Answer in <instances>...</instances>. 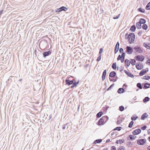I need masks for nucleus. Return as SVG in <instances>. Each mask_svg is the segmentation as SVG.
<instances>
[{
	"instance_id": "obj_32",
	"label": "nucleus",
	"mask_w": 150,
	"mask_h": 150,
	"mask_svg": "<svg viewBox=\"0 0 150 150\" xmlns=\"http://www.w3.org/2000/svg\"><path fill=\"white\" fill-rule=\"evenodd\" d=\"M112 68L114 69L115 70L116 69V63H113L112 65Z\"/></svg>"
},
{
	"instance_id": "obj_24",
	"label": "nucleus",
	"mask_w": 150,
	"mask_h": 150,
	"mask_svg": "<svg viewBox=\"0 0 150 150\" xmlns=\"http://www.w3.org/2000/svg\"><path fill=\"white\" fill-rule=\"evenodd\" d=\"M125 63L127 65V67H128L130 64V62L128 59H126L125 61Z\"/></svg>"
},
{
	"instance_id": "obj_13",
	"label": "nucleus",
	"mask_w": 150,
	"mask_h": 150,
	"mask_svg": "<svg viewBox=\"0 0 150 150\" xmlns=\"http://www.w3.org/2000/svg\"><path fill=\"white\" fill-rule=\"evenodd\" d=\"M117 124H120V123H121L122 121V117H121L120 115H119L117 117Z\"/></svg>"
},
{
	"instance_id": "obj_5",
	"label": "nucleus",
	"mask_w": 150,
	"mask_h": 150,
	"mask_svg": "<svg viewBox=\"0 0 150 150\" xmlns=\"http://www.w3.org/2000/svg\"><path fill=\"white\" fill-rule=\"evenodd\" d=\"M136 67L138 70H141L143 68L144 65L142 63L139 62L136 64Z\"/></svg>"
},
{
	"instance_id": "obj_31",
	"label": "nucleus",
	"mask_w": 150,
	"mask_h": 150,
	"mask_svg": "<svg viewBox=\"0 0 150 150\" xmlns=\"http://www.w3.org/2000/svg\"><path fill=\"white\" fill-rule=\"evenodd\" d=\"M142 27L143 29L145 30H146L148 28V26L145 24H143Z\"/></svg>"
},
{
	"instance_id": "obj_36",
	"label": "nucleus",
	"mask_w": 150,
	"mask_h": 150,
	"mask_svg": "<svg viewBox=\"0 0 150 150\" xmlns=\"http://www.w3.org/2000/svg\"><path fill=\"white\" fill-rule=\"evenodd\" d=\"M133 124L134 122L131 121L129 124L128 127L129 128H131L132 127Z\"/></svg>"
},
{
	"instance_id": "obj_23",
	"label": "nucleus",
	"mask_w": 150,
	"mask_h": 150,
	"mask_svg": "<svg viewBox=\"0 0 150 150\" xmlns=\"http://www.w3.org/2000/svg\"><path fill=\"white\" fill-rule=\"evenodd\" d=\"M102 139H96L94 141L93 144H96L97 143H100L102 142Z\"/></svg>"
},
{
	"instance_id": "obj_10",
	"label": "nucleus",
	"mask_w": 150,
	"mask_h": 150,
	"mask_svg": "<svg viewBox=\"0 0 150 150\" xmlns=\"http://www.w3.org/2000/svg\"><path fill=\"white\" fill-rule=\"evenodd\" d=\"M51 53V52L50 51L44 52L43 53V57H45L46 56H48Z\"/></svg>"
},
{
	"instance_id": "obj_4",
	"label": "nucleus",
	"mask_w": 150,
	"mask_h": 150,
	"mask_svg": "<svg viewBox=\"0 0 150 150\" xmlns=\"http://www.w3.org/2000/svg\"><path fill=\"white\" fill-rule=\"evenodd\" d=\"M134 58L136 60L140 62H143L144 59V56L142 55H137Z\"/></svg>"
},
{
	"instance_id": "obj_27",
	"label": "nucleus",
	"mask_w": 150,
	"mask_h": 150,
	"mask_svg": "<svg viewBox=\"0 0 150 150\" xmlns=\"http://www.w3.org/2000/svg\"><path fill=\"white\" fill-rule=\"evenodd\" d=\"M149 99H150V98L149 97H145L143 99V102L144 103H145L147 102V101H149Z\"/></svg>"
},
{
	"instance_id": "obj_25",
	"label": "nucleus",
	"mask_w": 150,
	"mask_h": 150,
	"mask_svg": "<svg viewBox=\"0 0 150 150\" xmlns=\"http://www.w3.org/2000/svg\"><path fill=\"white\" fill-rule=\"evenodd\" d=\"M136 29V27L135 25H132L130 28V30L131 31L134 32L135 31Z\"/></svg>"
},
{
	"instance_id": "obj_33",
	"label": "nucleus",
	"mask_w": 150,
	"mask_h": 150,
	"mask_svg": "<svg viewBox=\"0 0 150 150\" xmlns=\"http://www.w3.org/2000/svg\"><path fill=\"white\" fill-rule=\"evenodd\" d=\"M137 10L141 12L144 13L145 12V10L144 9H142L141 8H138L137 9Z\"/></svg>"
},
{
	"instance_id": "obj_62",
	"label": "nucleus",
	"mask_w": 150,
	"mask_h": 150,
	"mask_svg": "<svg viewBox=\"0 0 150 150\" xmlns=\"http://www.w3.org/2000/svg\"><path fill=\"white\" fill-rule=\"evenodd\" d=\"M74 82H75V83L76 84V85H77L79 83V81H78L77 82H76V81H75H75Z\"/></svg>"
},
{
	"instance_id": "obj_14",
	"label": "nucleus",
	"mask_w": 150,
	"mask_h": 150,
	"mask_svg": "<svg viewBox=\"0 0 150 150\" xmlns=\"http://www.w3.org/2000/svg\"><path fill=\"white\" fill-rule=\"evenodd\" d=\"M124 59L125 58L121 57V55L119 54L117 57V61L120 60L121 62L123 63L124 61Z\"/></svg>"
},
{
	"instance_id": "obj_51",
	"label": "nucleus",
	"mask_w": 150,
	"mask_h": 150,
	"mask_svg": "<svg viewBox=\"0 0 150 150\" xmlns=\"http://www.w3.org/2000/svg\"><path fill=\"white\" fill-rule=\"evenodd\" d=\"M125 52H123L122 53V54L121 55V57L125 58Z\"/></svg>"
},
{
	"instance_id": "obj_9",
	"label": "nucleus",
	"mask_w": 150,
	"mask_h": 150,
	"mask_svg": "<svg viewBox=\"0 0 150 150\" xmlns=\"http://www.w3.org/2000/svg\"><path fill=\"white\" fill-rule=\"evenodd\" d=\"M135 137H136V136L134 137L133 135L130 134L127 137V140L133 141L135 139Z\"/></svg>"
},
{
	"instance_id": "obj_41",
	"label": "nucleus",
	"mask_w": 150,
	"mask_h": 150,
	"mask_svg": "<svg viewBox=\"0 0 150 150\" xmlns=\"http://www.w3.org/2000/svg\"><path fill=\"white\" fill-rule=\"evenodd\" d=\"M119 110L121 112L124 109V108L123 106H121L119 107Z\"/></svg>"
},
{
	"instance_id": "obj_50",
	"label": "nucleus",
	"mask_w": 150,
	"mask_h": 150,
	"mask_svg": "<svg viewBox=\"0 0 150 150\" xmlns=\"http://www.w3.org/2000/svg\"><path fill=\"white\" fill-rule=\"evenodd\" d=\"M119 52L120 53H122L123 52V49L122 48H120L119 49Z\"/></svg>"
},
{
	"instance_id": "obj_37",
	"label": "nucleus",
	"mask_w": 150,
	"mask_h": 150,
	"mask_svg": "<svg viewBox=\"0 0 150 150\" xmlns=\"http://www.w3.org/2000/svg\"><path fill=\"white\" fill-rule=\"evenodd\" d=\"M119 47H118L117 46H115V54L117 52L119 49Z\"/></svg>"
},
{
	"instance_id": "obj_22",
	"label": "nucleus",
	"mask_w": 150,
	"mask_h": 150,
	"mask_svg": "<svg viewBox=\"0 0 150 150\" xmlns=\"http://www.w3.org/2000/svg\"><path fill=\"white\" fill-rule=\"evenodd\" d=\"M136 26L137 28L138 29H140L142 28L141 24L139 22L136 23Z\"/></svg>"
},
{
	"instance_id": "obj_47",
	"label": "nucleus",
	"mask_w": 150,
	"mask_h": 150,
	"mask_svg": "<svg viewBox=\"0 0 150 150\" xmlns=\"http://www.w3.org/2000/svg\"><path fill=\"white\" fill-rule=\"evenodd\" d=\"M119 143L121 144L122 143H124L125 142V141L123 139H119Z\"/></svg>"
},
{
	"instance_id": "obj_43",
	"label": "nucleus",
	"mask_w": 150,
	"mask_h": 150,
	"mask_svg": "<svg viewBox=\"0 0 150 150\" xmlns=\"http://www.w3.org/2000/svg\"><path fill=\"white\" fill-rule=\"evenodd\" d=\"M125 148L124 146H120L119 147L118 150H125Z\"/></svg>"
},
{
	"instance_id": "obj_60",
	"label": "nucleus",
	"mask_w": 150,
	"mask_h": 150,
	"mask_svg": "<svg viewBox=\"0 0 150 150\" xmlns=\"http://www.w3.org/2000/svg\"><path fill=\"white\" fill-rule=\"evenodd\" d=\"M145 70V72L146 73L149 71L148 68H146V69H145V70Z\"/></svg>"
},
{
	"instance_id": "obj_49",
	"label": "nucleus",
	"mask_w": 150,
	"mask_h": 150,
	"mask_svg": "<svg viewBox=\"0 0 150 150\" xmlns=\"http://www.w3.org/2000/svg\"><path fill=\"white\" fill-rule=\"evenodd\" d=\"M120 15V14H119L117 16H116L113 17V19H118L119 18Z\"/></svg>"
},
{
	"instance_id": "obj_3",
	"label": "nucleus",
	"mask_w": 150,
	"mask_h": 150,
	"mask_svg": "<svg viewBox=\"0 0 150 150\" xmlns=\"http://www.w3.org/2000/svg\"><path fill=\"white\" fill-rule=\"evenodd\" d=\"M134 49L136 52L139 54H142L143 52V51L141 47L138 45L134 46Z\"/></svg>"
},
{
	"instance_id": "obj_46",
	"label": "nucleus",
	"mask_w": 150,
	"mask_h": 150,
	"mask_svg": "<svg viewBox=\"0 0 150 150\" xmlns=\"http://www.w3.org/2000/svg\"><path fill=\"white\" fill-rule=\"evenodd\" d=\"M122 129V127H116V129L117 130L120 131Z\"/></svg>"
},
{
	"instance_id": "obj_6",
	"label": "nucleus",
	"mask_w": 150,
	"mask_h": 150,
	"mask_svg": "<svg viewBox=\"0 0 150 150\" xmlns=\"http://www.w3.org/2000/svg\"><path fill=\"white\" fill-rule=\"evenodd\" d=\"M146 140L145 139H141L137 140V143L139 145H143L146 142Z\"/></svg>"
},
{
	"instance_id": "obj_42",
	"label": "nucleus",
	"mask_w": 150,
	"mask_h": 150,
	"mask_svg": "<svg viewBox=\"0 0 150 150\" xmlns=\"http://www.w3.org/2000/svg\"><path fill=\"white\" fill-rule=\"evenodd\" d=\"M114 86V84L113 83L111 85L110 87L107 89V90L108 91L110 90L111 89L112 87L113 86Z\"/></svg>"
},
{
	"instance_id": "obj_40",
	"label": "nucleus",
	"mask_w": 150,
	"mask_h": 150,
	"mask_svg": "<svg viewBox=\"0 0 150 150\" xmlns=\"http://www.w3.org/2000/svg\"><path fill=\"white\" fill-rule=\"evenodd\" d=\"M103 113H97L96 115V117L97 118H100L102 115Z\"/></svg>"
},
{
	"instance_id": "obj_59",
	"label": "nucleus",
	"mask_w": 150,
	"mask_h": 150,
	"mask_svg": "<svg viewBox=\"0 0 150 150\" xmlns=\"http://www.w3.org/2000/svg\"><path fill=\"white\" fill-rule=\"evenodd\" d=\"M148 63L150 64V59H149L146 61V64H147Z\"/></svg>"
},
{
	"instance_id": "obj_7",
	"label": "nucleus",
	"mask_w": 150,
	"mask_h": 150,
	"mask_svg": "<svg viewBox=\"0 0 150 150\" xmlns=\"http://www.w3.org/2000/svg\"><path fill=\"white\" fill-rule=\"evenodd\" d=\"M141 129H138L134 130L132 132V134L134 135H137L141 133Z\"/></svg>"
},
{
	"instance_id": "obj_52",
	"label": "nucleus",
	"mask_w": 150,
	"mask_h": 150,
	"mask_svg": "<svg viewBox=\"0 0 150 150\" xmlns=\"http://www.w3.org/2000/svg\"><path fill=\"white\" fill-rule=\"evenodd\" d=\"M103 49L102 48H100V51L99 52V54H101V53L103 52Z\"/></svg>"
},
{
	"instance_id": "obj_45",
	"label": "nucleus",
	"mask_w": 150,
	"mask_h": 150,
	"mask_svg": "<svg viewBox=\"0 0 150 150\" xmlns=\"http://www.w3.org/2000/svg\"><path fill=\"white\" fill-rule=\"evenodd\" d=\"M101 54L99 55V57H98V58H97V59H96L97 61V62L99 61L101 59Z\"/></svg>"
},
{
	"instance_id": "obj_19",
	"label": "nucleus",
	"mask_w": 150,
	"mask_h": 150,
	"mask_svg": "<svg viewBox=\"0 0 150 150\" xmlns=\"http://www.w3.org/2000/svg\"><path fill=\"white\" fill-rule=\"evenodd\" d=\"M143 45L147 49H149V47H150V43H144L143 44Z\"/></svg>"
},
{
	"instance_id": "obj_30",
	"label": "nucleus",
	"mask_w": 150,
	"mask_h": 150,
	"mask_svg": "<svg viewBox=\"0 0 150 150\" xmlns=\"http://www.w3.org/2000/svg\"><path fill=\"white\" fill-rule=\"evenodd\" d=\"M131 60L130 63L132 65H134L136 64V60L134 59H131Z\"/></svg>"
},
{
	"instance_id": "obj_17",
	"label": "nucleus",
	"mask_w": 150,
	"mask_h": 150,
	"mask_svg": "<svg viewBox=\"0 0 150 150\" xmlns=\"http://www.w3.org/2000/svg\"><path fill=\"white\" fill-rule=\"evenodd\" d=\"M116 73L115 71H112L110 72L109 74V77H113L115 76Z\"/></svg>"
},
{
	"instance_id": "obj_64",
	"label": "nucleus",
	"mask_w": 150,
	"mask_h": 150,
	"mask_svg": "<svg viewBox=\"0 0 150 150\" xmlns=\"http://www.w3.org/2000/svg\"><path fill=\"white\" fill-rule=\"evenodd\" d=\"M147 149L148 150H150V146H148L147 147Z\"/></svg>"
},
{
	"instance_id": "obj_48",
	"label": "nucleus",
	"mask_w": 150,
	"mask_h": 150,
	"mask_svg": "<svg viewBox=\"0 0 150 150\" xmlns=\"http://www.w3.org/2000/svg\"><path fill=\"white\" fill-rule=\"evenodd\" d=\"M147 128V126L146 125H144L141 127V129L142 130H145Z\"/></svg>"
},
{
	"instance_id": "obj_56",
	"label": "nucleus",
	"mask_w": 150,
	"mask_h": 150,
	"mask_svg": "<svg viewBox=\"0 0 150 150\" xmlns=\"http://www.w3.org/2000/svg\"><path fill=\"white\" fill-rule=\"evenodd\" d=\"M103 118H104V120H105V119H106L107 121L108 120V117L107 116H105L103 117Z\"/></svg>"
},
{
	"instance_id": "obj_57",
	"label": "nucleus",
	"mask_w": 150,
	"mask_h": 150,
	"mask_svg": "<svg viewBox=\"0 0 150 150\" xmlns=\"http://www.w3.org/2000/svg\"><path fill=\"white\" fill-rule=\"evenodd\" d=\"M120 46V43L118 42H117L116 45H115V46H117L118 47H119Z\"/></svg>"
},
{
	"instance_id": "obj_26",
	"label": "nucleus",
	"mask_w": 150,
	"mask_h": 150,
	"mask_svg": "<svg viewBox=\"0 0 150 150\" xmlns=\"http://www.w3.org/2000/svg\"><path fill=\"white\" fill-rule=\"evenodd\" d=\"M104 119L103 118V117H102V118H100V120H98L99 122V125H101L104 122Z\"/></svg>"
},
{
	"instance_id": "obj_1",
	"label": "nucleus",
	"mask_w": 150,
	"mask_h": 150,
	"mask_svg": "<svg viewBox=\"0 0 150 150\" xmlns=\"http://www.w3.org/2000/svg\"><path fill=\"white\" fill-rule=\"evenodd\" d=\"M125 39H128L130 44H132L134 41L135 38V35L133 33H130L129 34L127 33L125 35Z\"/></svg>"
},
{
	"instance_id": "obj_39",
	"label": "nucleus",
	"mask_w": 150,
	"mask_h": 150,
	"mask_svg": "<svg viewBox=\"0 0 150 150\" xmlns=\"http://www.w3.org/2000/svg\"><path fill=\"white\" fill-rule=\"evenodd\" d=\"M137 86L140 89H142V88L141 84L140 83H137Z\"/></svg>"
},
{
	"instance_id": "obj_2",
	"label": "nucleus",
	"mask_w": 150,
	"mask_h": 150,
	"mask_svg": "<svg viewBox=\"0 0 150 150\" xmlns=\"http://www.w3.org/2000/svg\"><path fill=\"white\" fill-rule=\"evenodd\" d=\"M133 51V50L132 47L129 46H127L126 47V52L127 54H131L132 53Z\"/></svg>"
},
{
	"instance_id": "obj_20",
	"label": "nucleus",
	"mask_w": 150,
	"mask_h": 150,
	"mask_svg": "<svg viewBox=\"0 0 150 150\" xmlns=\"http://www.w3.org/2000/svg\"><path fill=\"white\" fill-rule=\"evenodd\" d=\"M138 116H137L136 114L133 115L131 117V119L132 121H135L138 118Z\"/></svg>"
},
{
	"instance_id": "obj_11",
	"label": "nucleus",
	"mask_w": 150,
	"mask_h": 150,
	"mask_svg": "<svg viewBox=\"0 0 150 150\" xmlns=\"http://www.w3.org/2000/svg\"><path fill=\"white\" fill-rule=\"evenodd\" d=\"M124 71L125 72L128 76L132 78L134 77V75L132 74L131 73L128 72L126 70H124Z\"/></svg>"
},
{
	"instance_id": "obj_58",
	"label": "nucleus",
	"mask_w": 150,
	"mask_h": 150,
	"mask_svg": "<svg viewBox=\"0 0 150 150\" xmlns=\"http://www.w3.org/2000/svg\"><path fill=\"white\" fill-rule=\"evenodd\" d=\"M109 80L111 81H113L114 82H115L117 81V79L112 80V79H111L110 78H109Z\"/></svg>"
},
{
	"instance_id": "obj_54",
	"label": "nucleus",
	"mask_w": 150,
	"mask_h": 150,
	"mask_svg": "<svg viewBox=\"0 0 150 150\" xmlns=\"http://www.w3.org/2000/svg\"><path fill=\"white\" fill-rule=\"evenodd\" d=\"M56 11V12H61V11H61V9H60V8H57V9L56 10V11Z\"/></svg>"
},
{
	"instance_id": "obj_29",
	"label": "nucleus",
	"mask_w": 150,
	"mask_h": 150,
	"mask_svg": "<svg viewBox=\"0 0 150 150\" xmlns=\"http://www.w3.org/2000/svg\"><path fill=\"white\" fill-rule=\"evenodd\" d=\"M60 8L61 11H66L68 9L67 8H66V7H65L64 6H62L61 7H60Z\"/></svg>"
},
{
	"instance_id": "obj_63",
	"label": "nucleus",
	"mask_w": 150,
	"mask_h": 150,
	"mask_svg": "<svg viewBox=\"0 0 150 150\" xmlns=\"http://www.w3.org/2000/svg\"><path fill=\"white\" fill-rule=\"evenodd\" d=\"M148 134H150V129L148 130Z\"/></svg>"
},
{
	"instance_id": "obj_28",
	"label": "nucleus",
	"mask_w": 150,
	"mask_h": 150,
	"mask_svg": "<svg viewBox=\"0 0 150 150\" xmlns=\"http://www.w3.org/2000/svg\"><path fill=\"white\" fill-rule=\"evenodd\" d=\"M146 73L145 72V70L143 69L139 73V75L140 76H142L143 75Z\"/></svg>"
},
{
	"instance_id": "obj_55",
	"label": "nucleus",
	"mask_w": 150,
	"mask_h": 150,
	"mask_svg": "<svg viewBox=\"0 0 150 150\" xmlns=\"http://www.w3.org/2000/svg\"><path fill=\"white\" fill-rule=\"evenodd\" d=\"M56 11V12H61V11H61V9H60V8H57V9L56 10V11Z\"/></svg>"
},
{
	"instance_id": "obj_44",
	"label": "nucleus",
	"mask_w": 150,
	"mask_h": 150,
	"mask_svg": "<svg viewBox=\"0 0 150 150\" xmlns=\"http://www.w3.org/2000/svg\"><path fill=\"white\" fill-rule=\"evenodd\" d=\"M69 124V123H67L66 124H65L64 125L62 126V129H65L67 126V125H68Z\"/></svg>"
},
{
	"instance_id": "obj_18",
	"label": "nucleus",
	"mask_w": 150,
	"mask_h": 150,
	"mask_svg": "<svg viewBox=\"0 0 150 150\" xmlns=\"http://www.w3.org/2000/svg\"><path fill=\"white\" fill-rule=\"evenodd\" d=\"M106 74V70H105L103 73V75L102 76V80L103 81H104L105 79V76Z\"/></svg>"
},
{
	"instance_id": "obj_16",
	"label": "nucleus",
	"mask_w": 150,
	"mask_h": 150,
	"mask_svg": "<svg viewBox=\"0 0 150 150\" xmlns=\"http://www.w3.org/2000/svg\"><path fill=\"white\" fill-rule=\"evenodd\" d=\"M148 115L147 114V113H144L142 115L141 119L142 120H144L148 117Z\"/></svg>"
},
{
	"instance_id": "obj_61",
	"label": "nucleus",
	"mask_w": 150,
	"mask_h": 150,
	"mask_svg": "<svg viewBox=\"0 0 150 150\" xmlns=\"http://www.w3.org/2000/svg\"><path fill=\"white\" fill-rule=\"evenodd\" d=\"M74 87H76L77 86L76 84L74 82L72 84Z\"/></svg>"
},
{
	"instance_id": "obj_53",
	"label": "nucleus",
	"mask_w": 150,
	"mask_h": 150,
	"mask_svg": "<svg viewBox=\"0 0 150 150\" xmlns=\"http://www.w3.org/2000/svg\"><path fill=\"white\" fill-rule=\"evenodd\" d=\"M111 150H116V147L114 146H112L111 147Z\"/></svg>"
},
{
	"instance_id": "obj_8",
	"label": "nucleus",
	"mask_w": 150,
	"mask_h": 150,
	"mask_svg": "<svg viewBox=\"0 0 150 150\" xmlns=\"http://www.w3.org/2000/svg\"><path fill=\"white\" fill-rule=\"evenodd\" d=\"M75 79H73L71 81L68 79H66L65 80V82L67 85H70L73 83Z\"/></svg>"
},
{
	"instance_id": "obj_12",
	"label": "nucleus",
	"mask_w": 150,
	"mask_h": 150,
	"mask_svg": "<svg viewBox=\"0 0 150 150\" xmlns=\"http://www.w3.org/2000/svg\"><path fill=\"white\" fill-rule=\"evenodd\" d=\"M144 86L143 87V88L147 89L150 88V83H147L144 84Z\"/></svg>"
},
{
	"instance_id": "obj_21",
	"label": "nucleus",
	"mask_w": 150,
	"mask_h": 150,
	"mask_svg": "<svg viewBox=\"0 0 150 150\" xmlns=\"http://www.w3.org/2000/svg\"><path fill=\"white\" fill-rule=\"evenodd\" d=\"M146 21L145 19L144 18H140L139 21V22L141 24H144L146 23Z\"/></svg>"
},
{
	"instance_id": "obj_15",
	"label": "nucleus",
	"mask_w": 150,
	"mask_h": 150,
	"mask_svg": "<svg viewBox=\"0 0 150 150\" xmlns=\"http://www.w3.org/2000/svg\"><path fill=\"white\" fill-rule=\"evenodd\" d=\"M125 90L123 88H120L118 89L117 92L118 93L121 94L125 92Z\"/></svg>"
},
{
	"instance_id": "obj_35",
	"label": "nucleus",
	"mask_w": 150,
	"mask_h": 150,
	"mask_svg": "<svg viewBox=\"0 0 150 150\" xmlns=\"http://www.w3.org/2000/svg\"><path fill=\"white\" fill-rule=\"evenodd\" d=\"M146 9L147 10L150 9V1L147 4L146 7Z\"/></svg>"
},
{
	"instance_id": "obj_34",
	"label": "nucleus",
	"mask_w": 150,
	"mask_h": 150,
	"mask_svg": "<svg viewBox=\"0 0 150 150\" xmlns=\"http://www.w3.org/2000/svg\"><path fill=\"white\" fill-rule=\"evenodd\" d=\"M142 79L147 80H149L150 79V76H143Z\"/></svg>"
},
{
	"instance_id": "obj_38",
	"label": "nucleus",
	"mask_w": 150,
	"mask_h": 150,
	"mask_svg": "<svg viewBox=\"0 0 150 150\" xmlns=\"http://www.w3.org/2000/svg\"><path fill=\"white\" fill-rule=\"evenodd\" d=\"M127 145L128 147H130L132 145V144L131 142H127Z\"/></svg>"
}]
</instances>
